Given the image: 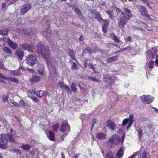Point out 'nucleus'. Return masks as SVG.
<instances>
[{"mask_svg": "<svg viewBox=\"0 0 158 158\" xmlns=\"http://www.w3.org/2000/svg\"><path fill=\"white\" fill-rule=\"evenodd\" d=\"M37 52L41 57L45 59L48 64V68L52 73H56V69L53 65L52 59L49 56L48 47L44 46L42 44L39 43L38 45Z\"/></svg>", "mask_w": 158, "mask_h": 158, "instance_id": "nucleus-1", "label": "nucleus"}, {"mask_svg": "<svg viewBox=\"0 0 158 158\" xmlns=\"http://www.w3.org/2000/svg\"><path fill=\"white\" fill-rule=\"evenodd\" d=\"M125 136V134H123L122 137V139L119 137L116 134H114L110 137L108 141V145H109L110 147L111 148H114L113 144L114 145L118 144L122 140V142H123L124 140V137Z\"/></svg>", "mask_w": 158, "mask_h": 158, "instance_id": "nucleus-2", "label": "nucleus"}, {"mask_svg": "<svg viewBox=\"0 0 158 158\" xmlns=\"http://www.w3.org/2000/svg\"><path fill=\"white\" fill-rule=\"evenodd\" d=\"M27 63L28 64L33 66L35 64L38 62L36 56L34 55H29L26 58Z\"/></svg>", "mask_w": 158, "mask_h": 158, "instance_id": "nucleus-3", "label": "nucleus"}, {"mask_svg": "<svg viewBox=\"0 0 158 158\" xmlns=\"http://www.w3.org/2000/svg\"><path fill=\"white\" fill-rule=\"evenodd\" d=\"M8 138L6 135L2 134L0 137V148L4 149L7 148Z\"/></svg>", "mask_w": 158, "mask_h": 158, "instance_id": "nucleus-4", "label": "nucleus"}, {"mask_svg": "<svg viewBox=\"0 0 158 158\" xmlns=\"http://www.w3.org/2000/svg\"><path fill=\"white\" fill-rule=\"evenodd\" d=\"M13 130L11 129L10 132L11 133H8L6 135L8 137V139H9L10 141L13 143H15V141L18 138L19 136L18 134L16 132L12 133Z\"/></svg>", "mask_w": 158, "mask_h": 158, "instance_id": "nucleus-5", "label": "nucleus"}, {"mask_svg": "<svg viewBox=\"0 0 158 158\" xmlns=\"http://www.w3.org/2000/svg\"><path fill=\"white\" fill-rule=\"evenodd\" d=\"M124 12H122V14L123 15V17L126 19V20L128 21L132 17V14L131 13V11L129 9L124 8L123 9Z\"/></svg>", "mask_w": 158, "mask_h": 158, "instance_id": "nucleus-6", "label": "nucleus"}, {"mask_svg": "<svg viewBox=\"0 0 158 158\" xmlns=\"http://www.w3.org/2000/svg\"><path fill=\"white\" fill-rule=\"evenodd\" d=\"M134 119V117L133 114H131L129 115V117L125 119L123 122V125H125L127 123H128V125L127 129H128L133 123Z\"/></svg>", "mask_w": 158, "mask_h": 158, "instance_id": "nucleus-7", "label": "nucleus"}, {"mask_svg": "<svg viewBox=\"0 0 158 158\" xmlns=\"http://www.w3.org/2000/svg\"><path fill=\"white\" fill-rule=\"evenodd\" d=\"M142 102L145 104H149L152 102L154 98L152 96L148 95H143L141 97Z\"/></svg>", "mask_w": 158, "mask_h": 158, "instance_id": "nucleus-8", "label": "nucleus"}, {"mask_svg": "<svg viewBox=\"0 0 158 158\" xmlns=\"http://www.w3.org/2000/svg\"><path fill=\"white\" fill-rule=\"evenodd\" d=\"M70 127L67 122H63L60 127V131L62 132H64L66 131H69Z\"/></svg>", "mask_w": 158, "mask_h": 158, "instance_id": "nucleus-9", "label": "nucleus"}, {"mask_svg": "<svg viewBox=\"0 0 158 158\" xmlns=\"http://www.w3.org/2000/svg\"><path fill=\"white\" fill-rule=\"evenodd\" d=\"M36 68L39 74L40 75H43L44 72V66L41 64L38 63Z\"/></svg>", "mask_w": 158, "mask_h": 158, "instance_id": "nucleus-10", "label": "nucleus"}, {"mask_svg": "<svg viewBox=\"0 0 158 158\" xmlns=\"http://www.w3.org/2000/svg\"><path fill=\"white\" fill-rule=\"evenodd\" d=\"M157 52L156 48H154L148 50L147 53L149 55H150L149 58L153 59L155 58V54L157 53Z\"/></svg>", "mask_w": 158, "mask_h": 158, "instance_id": "nucleus-11", "label": "nucleus"}, {"mask_svg": "<svg viewBox=\"0 0 158 158\" xmlns=\"http://www.w3.org/2000/svg\"><path fill=\"white\" fill-rule=\"evenodd\" d=\"M119 22L118 23V26L120 28H123L128 21L126 20L124 17H120L118 19Z\"/></svg>", "mask_w": 158, "mask_h": 158, "instance_id": "nucleus-12", "label": "nucleus"}, {"mask_svg": "<svg viewBox=\"0 0 158 158\" xmlns=\"http://www.w3.org/2000/svg\"><path fill=\"white\" fill-rule=\"evenodd\" d=\"M31 8L30 4H27L24 5L21 10V12L22 14L27 13Z\"/></svg>", "mask_w": 158, "mask_h": 158, "instance_id": "nucleus-13", "label": "nucleus"}, {"mask_svg": "<svg viewBox=\"0 0 158 158\" xmlns=\"http://www.w3.org/2000/svg\"><path fill=\"white\" fill-rule=\"evenodd\" d=\"M21 47L25 50H27L28 51L31 52H33L32 50L33 46H31L28 44L27 43L23 44L21 45Z\"/></svg>", "mask_w": 158, "mask_h": 158, "instance_id": "nucleus-14", "label": "nucleus"}, {"mask_svg": "<svg viewBox=\"0 0 158 158\" xmlns=\"http://www.w3.org/2000/svg\"><path fill=\"white\" fill-rule=\"evenodd\" d=\"M51 31L50 28H48L47 31H44L42 33L43 36L46 37L48 40H50L51 38Z\"/></svg>", "mask_w": 158, "mask_h": 158, "instance_id": "nucleus-15", "label": "nucleus"}, {"mask_svg": "<svg viewBox=\"0 0 158 158\" xmlns=\"http://www.w3.org/2000/svg\"><path fill=\"white\" fill-rule=\"evenodd\" d=\"M16 55L22 60L24 55L23 51L20 49H18L16 51Z\"/></svg>", "mask_w": 158, "mask_h": 158, "instance_id": "nucleus-16", "label": "nucleus"}, {"mask_svg": "<svg viewBox=\"0 0 158 158\" xmlns=\"http://www.w3.org/2000/svg\"><path fill=\"white\" fill-rule=\"evenodd\" d=\"M20 68L15 70L10 71L9 73L12 76H18L20 75L22 73L20 71Z\"/></svg>", "mask_w": 158, "mask_h": 158, "instance_id": "nucleus-17", "label": "nucleus"}, {"mask_svg": "<svg viewBox=\"0 0 158 158\" xmlns=\"http://www.w3.org/2000/svg\"><path fill=\"white\" fill-rule=\"evenodd\" d=\"M7 43L8 45L13 49H15L17 48L18 45L17 44L13 42L9 39L8 40Z\"/></svg>", "mask_w": 158, "mask_h": 158, "instance_id": "nucleus-18", "label": "nucleus"}, {"mask_svg": "<svg viewBox=\"0 0 158 158\" xmlns=\"http://www.w3.org/2000/svg\"><path fill=\"white\" fill-rule=\"evenodd\" d=\"M107 126L113 130H114L115 129V126L114 124L112 121L110 120L107 121Z\"/></svg>", "mask_w": 158, "mask_h": 158, "instance_id": "nucleus-19", "label": "nucleus"}, {"mask_svg": "<svg viewBox=\"0 0 158 158\" xmlns=\"http://www.w3.org/2000/svg\"><path fill=\"white\" fill-rule=\"evenodd\" d=\"M109 21L108 20H106L105 21L104 24L102 26V30L104 33H106L107 32V28L109 26Z\"/></svg>", "mask_w": 158, "mask_h": 158, "instance_id": "nucleus-20", "label": "nucleus"}, {"mask_svg": "<svg viewBox=\"0 0 158 158\" xmlns=\"http://www.w3.org/2000/svg\"><path fill=\"white\" fill-rule=\"evenodd\" d=\"M124 148L122 147L120 148L118 151L116 156L118 158H121L123 156V153Z\"/></svg>", "mask_w": 158, "mask_h": 158, "instance_id": "nucleus-21", "label": "nucleus"}, {"mask_svg": "<svg viewBox=\"0 0 158 158\" xmlns=\"http://www.w3.org/2000/svg\"><path fill=\"white\" fill-rule=\"evenodd\" d=\"M103 81L109 83L110 85L113 84L114 82V80L112 79V77H110L108 79L106 77H104L103 78Z\"/></svg>", "mask_w": 158, "mask_h": 158, "instance_id": "nucleus-22", "label": "nucleus"}, {"mask_svg": "<svg viewBox=\"0 0 158 158\" xmlns=\"http://www.w3.org/2000/svg\"><path fill=\"white\" fill-rule=\"evenodd\" d=\"M138 7L141 15H143V13H147V10L144 7L141 5H139L138 6Z\"/></svg>", "mask_w": 158, "mask_h": 158, "instance_id": "nucleus-23", "label": "nucleus"}, {"mask_svg": "<svg viewBox=\"0 0 158 158\" xmlns=\"http://www.w3.org/2000/svg\"><path fill=\"white\" fill-rule=\"evenodd\" d=\"M118 55L112 57L108 59L107 61V63H110L114 61H117L118 60Z\"/></svg>", "mask_w": 158, "mask_h": 158, "instance_id": "nucleus-24", "label": "nucleus"}, {"mask_svg": "<svg viewBox=\"0 0 158 158\" xmlns=\"http://www.w3.org/2000/svg\"><path fill=\"white\" fill-rule=\"evenodd\" d=\"M96 137L99 139H103L105 138L106 135L103 133H98L96 134Z\"/></svg>", "mask_w": 158, "mask_h": 158, "instance_id": "nucleus-25", "label": "nucleus"}, {"mask_svg": "<svg viewBox=\"0 0 158 158\" xmlns=\"http://www.w3.org/2000/svg\"><path fill=\"white\" fill-rule=\"evenodd\" d=\"M19 106H27V107H30V104L27 103V102L25 101L24 100L22 99L19 102Z\"/></svg>", "mask_w": 158, "mask_h": 158, "instance_id": "nucleus-26", "label": "nucleus"}, {"mask_svg": "<svg viewBox=\"0 0 158 158\" xmlns=\"http://www.w3.org/2000/svg\"><path fill=\"white\" fill-rule=\"evenodd\" d=\"M47 136L51 140L53 141L55 139V134L52 131H49V134L47 135Z\"/></svg>", "mask_w": 158, "mask_h": 158, "instance_id": "nucleus-27", "label": "nucleus"}, {"mask_svg": "<svg viewBox=\"0 0 158 158\" xmlns=\"http://www.w3.org/2000/svg\"><path fill=\"white\" fill-rule=\"evenodd\" d=\"M7 79H5L6 80L10 81L12 82H15L16 83H18L19 81L16 78H14L13 77H6Z\"/></svg>", "mask_w": 158, "mask_h": 158, "instance_id": "nucleus-28", "label": "nucleus"}, {"mask_svg": "<svg viewBox=\"0 0 158 158\" xmlns=\"http://www.w3.org/2000/svg\"><path fill=\"white\" fill-rule=\"evenodd\" d=\"M35 94L40 98H41L44 95V91L42 90L39 91H35L34 92Z\"/></svg>", "mask_w": 158, "mask_h": 158, "instance_id": "nucleus-29", "label": "nucleus"}, {"mask_svg": "<svg viewBox=\"0 0 158 158\" xmlns=\"http://www.w3.org/2000/svg\"><path fill=\"white\" fill-rule=\"evenodd\" d=\"M2 50L5 52L6 53L9 54H11L12 53V52L11 49L6 46L4 47L3 48Z\"/></svg>", "mask_w": 158, "mask_h": 158, "instance_id": "nucleus-30", "label": "nucleus"}, {"mask_svg": "<svg viewBox=\"0 0 158 158\" xmlns=\"http://www.w3.org/2000/svg\"><path fill=\"white\" fill-rule=\"evenodd\" d=\"M9 31V30L7 29H5L0 30V34L3 35H6Z\"/></svg>", "mask_w": 158, "mask_h": 158, "instance_id": "nucleus-31", "label": "nucleus"}, {"mask_svg": "<svg viewBox=\"0 0 158 158\" xmlns=\"http://www.w3.org/2000/svg\"><path fill=\"white\" fill-rule=\"evenodd\" d=\"M8 104L11 106H19L18 103L15 102L13 100H9L8 101Z\"/></svg>", "mask_w": 158, "mask_h": 158, "instance_id": "nucleus-32", "label": "nucleus"}, {"mask_svg": "<svg viewBox=\"0 0 158 158\" xmlns=\"http://www.w3.org/2000/svg\"><path fill=\"white\" fill-rule=\"evenodd\" d=\"M21 148L23 150H29L31 148V147L29 144H23L22 145Z\"/></svg>", "mask_w": 158, "mask_h": 158, "instance_id": "nucleus-33", "label": "nucleus"}, {"mask_svg": "<svg viewBox=\"0 0 158 158\" xmlns=\"http://www.w3.org/2000/svg\"><path fill=\"white\" fill-rule=\"evenodd\" d=\"M138 158H149V157L147 152L144 151L142 155L139 156Z\"/></svg>", "mask_w": 158, "mask_h": 158, "instance_id": "nucleus-34", "label": "nucleus"}, {"mask_svg": "<svg viewBox=\"0 0 158 158\" xmlns=\"http://www.w3.org/2000/svg\"><path fill=\"white\" fill-rule=\"evenodd\" d=\"M32 79V81H33V82H35L39 81L40 80V78L37 75H33Z\"/></svg>", "mask_w": 158, "mask_h": 158, "instance_id": "nucleus-35", "label": "nucleus"}, {"mask_svg": "<svg viewBox=\"0 0 158 158\" xmlns=\"http://www.w3.org/2000/svg\"><path fill=\"white\" fill-rule=\"evenodd\" d=\"M95 18H97L98 20L100 22L102 19L101 15L99 12H96L95 14Z\"/></svg>", "mask_w": 158, "mask_h": 158, "instance_id": "nucleus-36", "label": "nucleus"}, {"mask_svg": "<svg viewBox=\"0 0 158 158\" xmlns=\"http://www.w3.org/2000/svg\"><path fill=\"white\" fill-rule=\"evenodd\" d=\"M114 154L111 152H109L107 153L106 158H114Z\"/></svg>", "mask_w": 158, "mask_h": 158, "instance_id": "nucleus-37", "label": "nucleus"}, {"mask_svg": "<svg viewBox=\"0 0 158 158\" xmlns=\"http://www.w3.org/2000/svg\"><path fill=\"white\" fill-rule=\"evenodd\" d=\"M71 89L74 92H75L77 91V88H76V85H75V84L73 83H72V84H71Z\"/></svg>", "mask_w": 158, "mask_h": 158, "instance_id": "nucleus-38", "label": "nucleus"}, {"mask_svg": "<svg viewBox=\"0 0 158 158\" xmlns=\"http://www.w3.org/2000/svg\"><path fill=\"white\" fill-rule=\"evenodd\" d=\"M59 126L58 124H56L52 127L53 130L55 132H57Z\"/></svg>", "mask_w": 158, "mask_h": 158, "instance_id": "nucleus-39", "label": "nucleus"}, {"mask_svg": "<svg viewBox=\"0 0 158 158\" xmlns=\"http://www.w3.org/2000/svg\"><path fill=\"white\" fill-rule=\"evenodd\" d=\"M154 62L153 60H150L149 62L148 67L150 69L152 68L153 67Z\"/></svg>", "mask_w": 158, "mask_h": 158, "instance_id": "nucleus-40", "label": "nucleus"}, {"mask_svg": "<svg viewBox=\"0 0 158 158\" xmlns=\"http://www.w3.org/2000/svg\"><path fill=\"white\" fill-rule=\"evenodd\" d=\"M106 13L109 16V17L110 19H113V14L112 12L110 11L106 10Z\"/></svg>", "mask_w": 158, "mask_h": 158, "instance_id": "nucleus-41", "label": "nucleus"}, {"mask_svg": "<svg viewBox=\"0 0 158 158\" xmlns=\"http://www.w3.org/2000/svg\"><path fill=\"white\" fill-rule=\"evenodd\" d=\"M73 64L72 65L71 69L73 70L76 69L77 68V64L74 62H73Z\"/></svg>", "mask_w": 158, "mask_h": 158, "instance_id": "nucleus-42", "label": "nucleus"}, {"mask_svg": "<svg viewBox=\"0 0 158 158\" xmlns=\"http://www.w3.org/2000/svg\"><path fill=\"white\" fill-rule=\"evenodd\" d=\"M19 32L21 33L22 34H27L28 35V32H27V31L25 30H24L23 29H21V30H19Z\"/></svg>", "mask_w": 158, "mask_h": 158, "instance_id": "nucleus-43", "label": "nucleus"}, {"mask_svg": "<svg viewBox=\"0 0 158 158\" xmlns=\"http://www.w3.org/2000/svg\"><path fill=\"white\" fill-rule=\"evenodd\" d=\"M74 11L79 16H80L81 15V13L80 10L77 8H75Z\"/></svg>", "mask_w": 158, "mask_h": 158, "instance_id": "nucleus-44", "label": "nucleus"}, {"mask_svg": "<svg viewBox=\"0 0 158 158\" xmlns=\"http://www.w3.org/2000/svg\"><path fill=\"white\" fill-rule=\"evenodd\" d=\"M8 98L9 97L7 95H3L2 98L4 102L7 101Z\"/></svg>", "mask_w": 158, "mask_h": 158, "instance_id": "nucleus-45", "label": "nucleus"}, {"mask_svg": "<svg viewBox=\"0 0 158 158\" xmlns=\"http://www.w3.org/2000/svg\"><path fill=\"white\" fill-rule=\"evenodd\" d=\"M63 89H66L67 90V92L68 93H71V90L69 89V86H68L67 85H64Z\"/></svg>", "mask_w": 158, "mask_h": 158, "instance_id": "nucleus-46", "label": "nucleus"}, {"mask_svg": "<svg viewBox=\"0 0 158 158\" xmlns=\"http://www.w3.org/2000/svg\"><path fill=\"white\" fill-rule=\"evenodd\" d=\"M113 40L116 42L118 43H119V41L118 39V38L114 34H113Z\"/></svg>", "mask_w": 158, "mask_h": 158, "instance_id": "nucleus-47", "label": "nucleus"}, {"mask_svg": "<svg viewBox=\"0 0 158 158\" xmlns=\"http://www.w3.org/2000/svg\"><path fill=\"white\" fill-rule=\"evenodd\" d=\"M140 153V152H135L134 154L132 155L130 157L128 158H135L136 155H138Z\"/></svg>", "mask_w": 158, "mask_h": 158, "instance_id": "nucleus-48", "label": "nucleus"}, {"mask_svg": "<svg viewBox=\"0 0 158 158\" xmlns=\"http://www.w3.org/2000/svg\"><path fill=\"white\" fill-rule=\"evenodd\" d=\"M69 55L71 58L73 59L74 60L75 58V56L72 51H70L69 52Z\"/></svg>", "mask_w": 158, "mask_h": 158, "instance_id": "nucleus-49", "label": "nucleus"}, {"mask_svg": "<svg viewBox=\"0 0 158 158\" xmlns=\"http://www.w3.org/2000/svg\"><path fill=\"white\" fill-rule=\"evenodd\" d=\"M139 137L141 138L143 135V131L142 130H140L138 131Z\"/></svg>", "mask_w": 158, "mask_h": 158, "instance_id": "nucleus-50", "label": "nucleus"}, {"mask_svg": "<svg viewBox=\"0 0 158 158\" xmlns=\"http://www.w3.org/2000/svg\"><path fill=\"white\" fill-rule=\"evenodd\" d=\"M90 80H91L93 81L98 82L99 81L97 79L93 77H90L89 78Z\"/></svg>", "mask_w": 158, "mask_h": 158, "instance_id": "nucleus-51", "label": "nucleus"}, {"mask_svg": "<svg viewBox=\"0 0 158 158\" xmlns=\"http://www.w3.org/2000/svg\"><path fill=\"white\" fill-rule=\"evenodd\" d=\"M31 98L35 102H37L39 101V100L35 97H31Z\"/></svg>", "mask_w": 158, "mask_h": 158, "instance_id": "nucleus-52", "label": "nucleus"}, {"mask_svg": "<svg viewBox=\"0 0 158 158\" xmlns=\"http://www.w3.org/2000/svg\"><path fill=\"white\" fill-rule=\"evenodd\" d=\"M59 84L60 85V86L61 88L63 89L64 88V86L65 85V84H64V83L62 82H60L59 83Z\"/></svg>", "mask_w": 158, "mask_h": 158, "instance_id": "nucleus-53", "label": "nucleus"}, {"mask_svg": "<svg viewBox=\"0 0 158 158\" xmlns=\"http://www.w3.org/2000/svg\"><path fill=\"white\" fill-rule=\"evenodd\" d=\"M0 78L2 79H7L6 77L3 75L2 73H0Z\"/></svg>", "mask_w": 158, "mask_h": 158, "instance_id": "nucleus-54", "label": "nucleus"}, {"mask_svg": "<svg viewBox=\"0 0 158 158\" xmlns=\"http://www.w3.org/2000/svg\"><path fill=\"white\" fill-rule=\"evenodd\" d=\"M126 41H130L131 40V38L130 36H128L125 39Z\"/></svg>", "mask_w": 158, "mask_h": 158, "instance_id": "nucleus-55", "label": "nucleus"}, {"mask_svg": "<svg viewBox=\"0 0 158 158\" xmlns=\"http://www.w3.org/2000/svg\"><path fill=\"white\" fill-rule=\"evenodd\" d=\"M126 48H123V49H121V50H119V51H117V52H115V54H116V53H119V52H123V51H125V50H126Z\"/></svg>", "mask_w": 158, "mask_h": 158, "instance_id": "nucleus-56", "label": "nucleus"}, {"mask_svg": "<svg viewBox=\"0 0 158 158\" xmlns=\"http://www.w3.org/2000/svg\"><path fill=\"white\" fill-rule=\"evenodd\" d=\"M89 66L90 68L92 69H94L95 68L94 66L91 63H89Z\"/></svg>", "mask_w": 158, "mask_h": 158, "instance_id": "nucleus-57", "label": "nucleus"}, {"mask_svg": "<svg viewBox=\"0 0 158 158\" xmlns=\"http://www.w3.org/2000/svg\"><path fill=\"white\" fill-rule=\"evenodd\" d=\"M144 17L147 18L148 19H149L150 18V16L148 15L144 14L142 15Z\"/></svg>", "mask_w": 158, "mask_h": 158, "instance_id": "nucleus-58", "label": "nucleus"}, {"mask_svg": "<svg viewBox=\"0 0 158 158\" xmlns=\"http://www.w3.org/2000/svg\"><path fill=\"white\" fill-rule=\"evenodd\" d=\"M18 0H12L11 2H10L8 4V5H10L12 4H14L15 2Z\"/></svg>", "mask_w": 158, "mask_h": 158, "instance_id": "nucleus-59", "label": "nucleus"}, {"mask_svg": "<svg viewBox=\"0 0 158 158\" xmlns=\"http://www.w3.org/2000/svg\"><path fill=\"white\" fill-rule=\"evenodd\" d=\"M22 22V20L20 19H19L16 22V23L17 25H20V24L19 23H20Z\"/></svg>", "mask_w": 158, "mask_h": 158, "instance_id": "nucleus-60", "label": "nucleus"}, {"mask_svg": "<svg viewBox=\"0 0 158 158\" xmlns=\"http://www.w3.org/2000/svg\"><path fill=\"white\" fill-rule=\"evenodd\" d=\"M4 68L3 64L2 63L0 62V68L3 69Z\"/></svg>", "mask_w": 158, "mask_h": 158, "instance_id": "nucleus-61", "label": "nucleus"}, {"mask_svg": "<svg viewBox=\"0 0 158 158\" xmlns=\"http://www.w3.org/2000/svg\"><path fill=\"white\" fill-rule=\"evenodd\" d=\"M80 154L79 153H77L75 156H74V158H77L78 156H79Z\"/></svg>", "mask_w": 158, "mask_h": 158, "instance_id": "nucleus-62", "label": "nucleus"}, {"mask_svg": "<svg viewBox=\"0 0 158 158\" xmlns=\"http://www.w3.org/2000/svg\"><path fill=\"white\" fill-rule=\"evenodd\" d=\"M31 154L32 155H33V156L35 154V152L33 150L32 151H31L30 152Z\"/></svg>", "mask_w": 158, "mask_h": 158, "instance_id": "nucleus-63", "label": "nucleus"}, {"mask_svg": "<svg viewBox=\"0 0 158 158\" xmlns=\"http://www.w3.org/2000/svg\"><path fill=\"white\" fill-rule=\"evenodd\" d=\"M155 63L156 65V66H158V60L156 59L155 61Z\"/></svg>", "mask_w": 158, "mask_h": 158, "instance_id": "nucleus-64", "label": "nucleus"}]
</instances>
